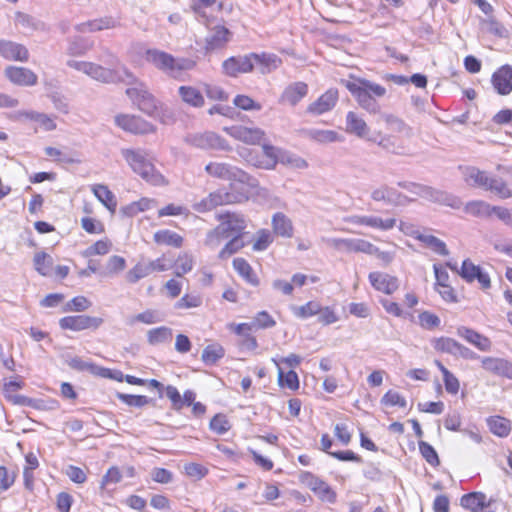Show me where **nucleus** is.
Segmentation results:
<instances>
[{"instance_id":"f03ea898","label":"nucleus","mask_w":512,"mask_h":512,"mask_svg":"<svg viewBox=\"0 0 512 512\" xmlns=\"http://www.w3.org/2000/svg\"><path fill=\"white\" fill-rule=\"evenodd\" d=\"M121 156L127 162L132 171L152 185H164V176L158 172L152 159L145 150L123 148Z\"/></svg>"},{"instance_id":"5701e85b","label":"nucleus","mask_w":512,"mask_h":512,"mask_svg":"<svg viewBox=\"0 0 512 512\" xmlns=\"http://www.w3.org/2000/svg\"><path fill=\"white\" fill-rule=\"evenodd\" d=\"M421 197L432 202L452 207L454 209H459L462 205V202L458 197L429 186H424Z\"/></svg>"},{"instance_id":"c9c22d12","label":"nucleus","mask_w":512,"mask_h":512,"mask_svg":"<svg viewBox=\"0 0 512 512\" xmlns=\"http://www.w3.org/2000/svg\"><path fill=\"white\" fill-rule=\"evenodd\" d=\"M461 505L472 512H483L488 506L486 496L480 492H473L462 496Z\"/></svg>"},{"instance_id":"ea45409f","label":"nucleus","mask_w":512,"mask_h":512,"mask_svg":"<svg viewBox=\"0 0 512 512\" xmlns=\"http://www.w3.org/2000/svg\"><path fill=\"white\" fill-rule=\"evenodd\" d=\"M233 267L237 273L250 285L258 286L259 279L254 273L250 264L244 258H235L233 260Z\"/></svg>"},{"instance_id":"c03bdc74","label":"nucleus","mask_w":512,"mask_h":512,"mask_svg":"<svg viewBox=\"0 0 512 512\" xmlns=\"http://www.w3.org/2000/svg\"><path fill=\"white\" fill-rule=\"evenodd\" d=\"M179 95L181 99L194 107H201L204 105V97L201 92L192 86L179 87Z\"/></svg>"},{"instance_id":"8fccbe9b","label":"nucleus","mask_w":512,"mask_h":512,"mask_svg":"<svg viewBox=\"0 0 512 512\" xmlns=\"http://www.w3.org/2000/svg\"><path fill=\"white\" fill-rule=\"evenodd\" d=\"M115 83L122 82L130 87L136 86L141 81L124 65L112 69Z\"/></svg>"},{"instance_id":"e433bc0d","label":"nucleus","mask_w":512,"mask_h":512,"mask_svg":"<svg viewBox=\"0 0 512 512\" xmlns=\"http://www.w3.org/2000/svg\"><path fill=\"white\" fill-rule=\"evenodd\" d=\"M92 191L95 197L113 214L116 211L117 201L115 195L107 186L98 184L94 185Z\"/></svg>"},{"instance_id":"338daca9","label":"nucleus","mask_w":512,"mask_h":512,"mask_svg":"<svg viewBox=\"0 0 512 512\" xmlns=\"http://www.w3.org/2000/svg\"><path fill=\"white\" fill-rule=\"evenodd\" d=\"M231 428V425L225 415L217 414L210 421V429L215 433L222 435Z\"/></svg>"},{"instance_id":"423d86ee","label":"nucleus","mask_w":512,"mask_h":512,"mask_svg":"<svg viewBox=\"0 0 512 512\" xmlns=\"http://www.w3.org/2000/svg\"><path fill=\"white\" fill-rule=\"evenodd\" d=\"M206 173L214 178L226 181L247 183L249 175L240 168L223 162H209L205 166Z\"/></svg>"},{"instance_id":"7c9ffc66","label":"nucleus","mask_w":512,"mask_h":512,"mask_svg":"<svg viewBox=\"0 0 512 512\" xmlns=\"http://www.w3.org/2000/svg\"><path fill=\"white\" fill-rule=\"evenodd\" d=\"M217 219L225 225L226 230L232 234V237L242 236V232L246 228L244 217L237 213L218 214Z\"/></svg>"},{"instance_id":"774afa93","label":"nucleus","mask_w":512,"mask_h":512,"mask_svg":"<svg viewBox=\"0 0 512 512\" xmlns=\"http://www.w3.org/2000/svg\"><path fill=\"white\" fill-rule=\"evenodd\" d=\"M418 318H419V324L421 325V327L428 329V330H432V329L438 327L441 322L440 318L437 315H435L429 311H424V312L420 313Z\"/></svg>"},{"instance_id":"6ab92c4d","label":"nucleus","mask_w":512,"mask_h":512,"mask_svg":"<svg viewBox=\"0 0 512 512\" xmlns=\"http://www.w3.org/2000/svg\"><path fill=\"white\" fill-rule=\"evenodd\" d=\"M223 70L225 74L236 77L241 73H249L253 70L251 53L244 56L230 57L223 62Z\"/></svg>"},{"instance_id":"09e8293b","label":"nucleus","mask_w":512,"mask_h":512,"mask_svg":"<svg viewBox=\"0 0 512 512\" xmlns=\"http://www.w3.org/2000/svg\"><path fill=\"white\" fill-rule=\"evenodd\" d=\"M154 241L158 244H165L178 248L182 245L183 238L173 231L159 230L154 234Z\"/></svg>"},{"instance_id":"4468645a","label":"nucleus","mask_w":512,"mask_h":512,"mask_svg":"<svg viewBox=\"0 0 512 512\" xmlns=\"http://www.w3.org/2000/svg\"><path fill=\"white\" fill-rule=\"evenodd\" d=\"M102 323V318L88 315L66 316L59 320V325L62 329L72 331L97 329Z\"/></svg>"},{"instance_id":"bb28decb","label":"nucleus","mask_w":512,"mask_h":512,"mask_svg":"<svg viewBox=\"0 0 512 512\" xmlns=\"http://www.w3.org/2000/svg\"><path fill=\"white\" fill-rule=\"evenodd\" d=\"M460 275L468 282L478 280L484 289L489 288L491 285L489 275L484 273L479 266L474 265L469 260L463 261Z\"/></svg>"},{"instance_id":"13d9d810","label":"nucleus","mask_w":512,"mask_h":512,"mask_svg":"<svg viewBox=\"0 0 512 512\" xmlns=\"http://www.w3.org/2000/svg\"><path fill=\"white\" fill-rule=\"evenodd\" d=\"M34 267L43 276L49 274L53 264L52 257L45 252L36 253L34 256Z\"/></svg>"},{"instance_id":"bf43d9fd","label":"nucleus","mask_w":512,"mask_h":512,"mask_svg":"<svg viewBox=\"0 0 512 512\" xmlns=\"http://www.w3.org/2000/svg\"><path fill=\"white\" fill-rule=\"evenodd\" d=\"M126 268V260L122 256L113 255L111 256L105 267L103 274L105 276H113L119 274Z\"/></svg>"},{"instance_id":"7ed1b4c3","label":"nucleus","mask_w":512,"mask_h":512,"mask_svg":"<svg viewBox=\"0 0 512 512\" xmlns=\"http://www.w3.org/2000/svg\"><path fill=\"white\" fill-rule=\"evenodd\" d=\"M346 87L355 97L361 108L371 114H377L380 112L381 107L377 98L385 96V87L368 80L349 82Z\"/></svg>"},{"instance_id":"393cba45","label":"nucleus","mask_w":512,"mask_h":512,"mask_svg":"<svg viewBox=\"0 0 512 512\" xmlns=\"http://www.w3.org/2000/svg\"><path fill=\"white\" fill-rule=\"evenodd\" d=\"M494 89L500 95H508L512 91V67L504 65L492 75Z\"/></svg>"},{"instance_id":"6e6d98bb","label":"nucleus","mask_w":512,"mask_h":512,"mask_svg":"<svg viewBox=\"0 0 512 512\" xmlns=\"http://www.w3.org/2000/svg\"><path fill=\"white\" fill-rule=\"evenodd\" d=\"M382 117L390 130L411 135V128L402 119L392 114H384Z\"/></svg>"},{"instance_id":"69168bd1","label":"nucleus","mask_w":512,"mask_h":512,"mask_svg":"<svg viewBox=\"0 0 512 512\" xmlns=\"http://www.w3.org/2000/svg\"><path fill=\"white\" fill-rule=\"evenodd\" d=\"M279 162L296 169H305L308 166L303 158L286 152L280 155Z\"/></svg>"},{"instance_id":"f704fd0d","label":"nucleus","mask_w":512,"mask_h":512,"mask_svg":"<svg viewBox=\"0 0 512 512\" xmlns=\"http://www.w3.org/2000/svg\"><path fill=\"white\" fill-rule=\"evenodd\" d=\"M147 342L152 346L170 344L173 338V331L171 328L161 326L147 331Z\"/></svg>"},{"instance_id":"20e7f679","label":"nucleus","mask_w":512,"mask_h":512,"mask_svg":"<svg viewBox=\"0 0 512 512\" xmlns=\"http://www.w3.org/2000/svg\"><path fill=\"white\" fill-rule=\"evenodd\" d=\"M145 60L155 68L172 78H179L183 71L190 70L194 62L185 58H175L173 55L158 49H148Z\"/></svg>"},{"instance_id":"f8f14e48","label":"nucleus","mask_w":512,"mask_h":512,"mask_svg":"<svg viewBox=\"0 0 512 512\" xmlns=\"http://www.w3.org/2000/svg\"><path fill=\"white\" fill-rule=\"evenodd\" d=\"M5 77L14 85L32 87L38 83V76L31 69L9 65L4 70Z\"/></svg>"},{"instance_id":"37998d69","label":"nucleus","mask_w":512,"mask_h":512,"mask_svg":"<svg viewBox=\"0 0 512 512\" xmlns=\"http://www.w3.org/2000/svg\"><path fill=\"white\" fill-rule=\"evenodd\" d=\"M229 31L225 27H216L206 38V49L216 50L228 42Z\"/></svg>"},{"instance_id":"de8ad7c7","label":"nucleus","mask_w":512,"mask_h":512,"mask_svg":"<svg viewBox=\"0 0 512 512\" xmlns=\"http://www.w3.org/2000/svg\"><path fill=\"white\" fill-rule=\"evenodd\" d=\"M492 207L490 204H488L485 201L482 200H474L468 202L465 207L464 211L470 215L476 216V217H486L491 215L492 213Z\"/></svg>"},{"instance_id":"a19ab883","label":"nucleus","mask_w":512,"mask_h":512,"mask_svg":"<svg viewBox=\"0 0 512 512\" xmlns=\"http://www.w3.org/2000/svg\"><path fill=\"white\" fill-rule=\"evenodd\" d=\"M490 431L498 437H507L511 431L510 420L501 416H492L487 419Z\"/></svg>"},{"instance_id":"9d476101","label":"nucleus","mask_w":512,"mask_h":512,"mask_svg":"<svg viewBox=\"0 0 512 512\" xmlns=\"http://www.w3.org/2000/svg\"><path fill=\"white\" fill-rule=\"evenodd\" d=\"M327 243L342 252H363L365 254L376 252V246L364 239L331 238L327 240Z\"/></svg>"},{"instance_id":"cd10ccee","label":"nucleus","mask_w":512,"mask_h":512,"mask_svg":"<svg viewBox=\"0 0 512 512\" xmlns=\"http://www.w3.org/2000/svg\"><path fill=\"white\" fill-rule=\"evenodd\" d=\"M457 335L474 345L480 351H490L492 347V342L488 337L471 328L460 326L457 328Z\"/></svg>"},{"instance_id":"58836bf2","label":"nucleus","mask_w":512,"mask_h":512,"mask_svg":"<svg viewBox=\"0 0 512 512\" xmlns=\"http://www.w3.org/2000/svg\"><path fill=\"white\" fill-rule=\"evenodd\" d=\"M414 238L439 255L447 256L449 254L446 244L441 239L433 235L417 232L415 233Z\"/></svg>"},{"instance_id":"4c0bfd02","label":"nucleus","mask_w":512,"mask_h":512,"mask_svg":"<svg viewBox=\"0 0 512 512\" xmlns=\"http://www.w3.org/2000/svg\"><path fill=\"white\" fill-rule=\"evenodd\" d=\"M70 367L79 371H89L94 375L101 377H110L111 370L108 368L100 367L93 363L86 362L79 357L72 358L69 362Z\"/></svg>"},{"instance_id":"052dcab7","label":"nucleus","mask_w":512,"mask_h":512,"mask_svg":"<svg viewBox=\"0 0 512 512\" xmlns=\"http://www.w3.org/2000/svg\"><path fill=\"white\" fill-rule=\"evenodd\" d=\"M117 397L123 403H125L128 406H132V407H143L152 402V400L150 398H148L147 396H143V395H132V394H125V393H118Z\"/></svg>"},{"instance_id":"72a5a7b5","label":"nucleus","mask_w":512,"mask_h":512,"mask_svg":"<svg viewBox=\"0 0 512 512\" xmlns=\"http://www.w3.org/2000/svg\"><path fill=\"white\" fill-rule=\"evenodd\" d=\"M346 131L360 138H364L369 134V127L365 120L358 116L355 112H348L346 116Z\"/></svg>"},{"instance_id":"aec40b11","label":"nucleus","mask_w":512,"mask_h":512,"mask_svg":"<svg viewBox=\"0 0 512 512\" xmlns=\"http://www.w3.org/2000/svg\"><path fill=\"white\" fill-rule=\"evenodd\" d=\"M372 287L385 294L394 293L399 287L397 277L383 272H371L368 276Z\"/></svg>"},{"instance_id":"2eb2a0df","label":"nucleus","mask_w":512,"mask_h":512,"mask_svg":"<svg viewBox=\"0 0 512 512\" xmlns=\"http://www.w3.org/2000/svg\"><path fill=\"white\" fill-rule=\"evenodd\" d=\"M224 130L234 139L249 145L260 144L265 136V132L257 127L234 125L226 127Z\"/></svg>"},{"instance_id":"a18cd8bd","label":"nucleus","mask_w":512,"mask_h":512,"mask_svg":"<svg viewBox=\"0 0 512 512\" xmlns=\"http://www.w3.org/2000/svg\"><path fill=\"white\" fill-rule=\"evenodd\" d=\"M272 361L278 367V382L280 386L287 387L290 390H297L299 388L297 373L293 370L285 373L280 367V362H278L275 358H273Z\"/></svg>"},{"instance_id":"5fc2aeb1","label":"nucleus","mask_w":512,"mask_h":512,"mask_svg":"<svg viewBox=\"0 0 512 512\" xmlns=\"http://www.w3.org/2000/svg\"><path fill=\"white\" fill-rule=\"evenodd\" d=\"M262 150L266 159L255 163V165L264 169H273L280 157L277 153V149L271 145H263Z\"/></svg>"},{"instance_id":"c756f323","label":"nucleus","mask_w":512,"mask_h":512,"mask_svg":"<svg viewBox=\"0 0 512 512\" xmlns=\"http://www.w3.org/2000/svg\"><path fill=\"white\" fill-rule=\"evenodd\" d=\"M251 59L253 63V69L257 67L261 74H268L272 72L273 70L277 69L282 63L281 59L278 56L269 53H251Z\"/></svg>"},{"instance_id":"e2e57ef3","label":"nucleus","mask_w":512,"mask_h":512,"mask_svg":"<svg viewBox=\"0 0 512 512\" xmlns=\"http://www.w3.org/2000/svg\"><path fill=\"white\" fill-rule=\"evenodd\" d=\"M251 323L255 329H267L276 325V321L267 311L258 312Z\"/></svg>"},{"instance_id":"49530a36","label":"nucleus","mask_w":512,"mask_h":512,"mask_svg":"<svg viewBox=\"0 0 512 512\" xmlns=\"http://www.w3.org/2000/svg\"><path fill=\"white\" fill-rule=\"evenodd\" d=\"M432 346L438 352L457 356L460 343L449 337H439L432 340Z\"/></svg>"},{"instance_id":"0eeeda50","label":"nucleus","mask_w":512,"mask_h":512,"mask_svg":"<svg viewBox=\"0 0 512 512\" xmlns=\"http://www.w3.org/2000/svg\"><path fill=\"white\" fill-rule=\"evenodd\" d=\"M67 65L75 70L81 71L91 78L103 83H115L112 69L102 67L98 64L86 61L70 60Z\"/></svg>"},{"instance_id":"680f3d73","label":"nucleus","mask_w":512,"mask_h":512,"mask_svg":"<svg viewBox=\"0 0 512 512\" xmlns=\"http://www.w3.org/2000/svg\"><path fill=\"white\" fill-rule=\"evenodd\" d=\"M244 246L241 236H233L219 252V258L225 259L235 254Z\"/></svg>"},{"instance_id":"39448f33","label":"nucleus","mask_w":512,"mask_h":512,"mask_svg":"<svg viewBox=\"0 0 512 512\" xmlns=\"http://www.w3.org/2000/svg\"><path fill=\"white\" fill-rule=\"evenodd\" d=\"M126 95L145 114L149 116L157 115L159 103L142 81L136 86L128 87Z\"/></svg>"},{"instance_id":"6e6552de","label":"nucleus","mask_w":512,"mask_h":512,"mask_svg":"<svg viewBox=\"0 0 512 512\" xmlns=\"http://www.w3.org/2000/svg\"><path fill=\"white\" fill-rule=\"evenodd\" d=\"M186 142L201 149L231 150L226 140L214 132L191 134L186 137Z\"/></svg>"},{"instance_id":"603ef678","label":"nucleus","mask_w":512,"mask_h":512,"mask_svg":"<svg viewBox=\"0 0 512 512\" xmlns=\"http://www.w3.org/2000/svg\"><path fill=\"white\" fill-rule=\"evenodd\" d=\"M225 354L223 347L219 344L208 345L202 352V360L205 364L213 365Z\"/></svg>"},{"instance_id":"b1692460","label":"nucleus","mask_w":512,"mask_h":512,"mask_svg":"<svg viewBox=\"0 0 512 512\" xmlns=\"http://www.w3.org/2000/svg\"><path fill=\"white\" fill-rule=\"evenodd\" d=\"M481 365L484 370L490 373L512 379V363L506 359L497 357H482Z\"/></svg>"},{"instance_id":"0e129e2a","label":"nucleus","mask_w":512,"mask_h":512,"mask_svg":"<svg viewBox=\"0 0 512 512\" xmlns=\"http://www.w3.org/2000/svg\"><path fill=\"white\" fill-rule=\"evenodd\" d=\"M381 404L384 406H399L406 407L407 402L405 398L394 390L387 391L381 398Z\"/></svg>"},{"instance_id":"ddd939ff","label":"nucleus","mask_w":512,"mask_h":512,"mask_svg":"<svg viewBox=\"0 0 512 512\" xmlns=\"http://www.w3.org/2000/svg\"><path fill=\"white\" fill-rule=\"evenodd\" d=\"M115 123L123 130L134 134H147L154 131V126L151 123L135 115H117Z\"/></svg>"},{"instance_id":"f257e3e1","label":"nucleus","mask_w":512,"mask_h":512,"mask_svg":"<svg viewBox=\"0 0 512 512\" xmlns=\"http://www.w3.org/2000/svg\"><path fill=\"white\" fill-rule=\"evenodd\" d=\"M463 175L465 182L470 186L490 192L502 200L512 197V188L497 175L476 167H466Z\"/></svg>"},{"instance_id":"9b49d317","label":"nucleus","mask_w":512,"mask_h":512,"mask_svg":"<svg viewBox=\"0 0 512 512\" xmlns=\"http://www.w3.org/2000/svg\"><path fill=\"white\" fill-rule=\"evenodd\" d=\"M370 197L375 202H382L386 205L398 206L407 200V197L398 192L395 188L383 183L371 187Z\"/></svg>"},{"instance_id":"2f4dec72","label":"nucleus","mask_w":512,"mask_h":512,"mask_svg":"<svg viewBox=\"0 0 512 512\" xmlns=\"http://www.w3.org/2000/svg\"><path fill=\"white\" fill-rule=\"evenodd\" d=\"M273 232L284 238H291L293 236V224L289 217L282 212H277L272 216Z\"/></svg>"},{"instance_id":"412c9836","label":"nucleus","mask_w":512,"mask_h":512,"mask_svg":"<svg viewBox=\"0 0 512 512\" xmlns=\"http://www.w3.org/2000/svg\"><path fill=\"white\" fill-rule=\"evenodd\" d=\"M308 94V85L298 81L289 84L283 90L279 102L290 106H296Z\"/></svg>"},{"instance_id":"473e14b6","label":"nucleus","mask_w":512,"mask_h":512,"mask_svg":"<svg viewBox=\"0 0 512 512\" xmlns=\"http://www.w3.org/2000/svg\"><path fill=\"white\" fill-rule=\"evenodd\" d=\"M305 134L308 139L319 144H329L334 142H340L343 140V137L339 135L336 131L328 129L312 128L306 130Z\"/></svg>"},{"instance_id":"dca6fc26","label":"nucleus","mask_w":512,"mask_h":512,"mask_svg":"<svg viewBox=\"0 0 512 512\" xmlns=\"http://www.w3.org/2000/svg\"><path fill=\"white\" fill-rule=\"evenodd\" d=\"M345 221L355 225H364L380 231L391 230L397 223L395 218L383 219L375 215H353L347 217Z\"/></svg>"},{"instance_id":"4d7b16f0","label":"nucleus","mask_w":512,"mask_h":512,"mask_svg":"<svg viewBox=\"0 0 512 512\" xmlns=\"http://www.w3.org/2000/svg\"><path fill=\"white\" fill-rule=\"evenodd\" d=\"M162 321L160 314L156 310H146L139 313L128 320L129 325H134L137 322H141L147 325L155 324Z\"/></svg>"},{"instance_id":"4be33fe9","label":"nucleus","mask_w":512,"mask_h":512,"mask_svg":"<svg viewBox=\"0 0 512 512\" xmlns=\"http://www.w3.org/2000/svg\"><path fill=\"white\" fill-rule=\"evenodd\" d=\"M22 382L11 380L9 382H6L3 386V392L5 397L11 401L13 404L23 405V406H30L33 408H40V403L42 401L34 400L31 398H28L23 395H16L14 394L17 390L22 388Z\"/></svg>"},{"instance_id":"864d4df0","label":"nucleus","mask_w":512,"mask_h":512,"mask_svg":"<svg viewBox=\"0 0 512 512\" xmlns=\"http://www.w3.org/2000/svg\"><path fill=\"white\" fill-rule=\"evenodd\" d=\"M291 310L294 316L301 319H307L317 315V312L320 311V304L315 301H309L302 306H292Z\"/></svg>"},{"instance_id":"f3484780","label":"nucleus","mask_w":512,"mask_h":512,"mask_svg":"<svg viewBox=\"0 0 512 512\" xmlns=\"http://www.w3.org/2000/svg\"><path fill=\"white\" fill-rule=\"evenodd\" d=\"M300 480L302 483L307 485L312 491H314L318 496L329 503H333L336 500L335 492L330 488V486L322 481L320 478L316 477L310 472H302L300 474Z\"/></svg>"},{"instance_id":"a878e982","label":"nucleus","mask_w":512,"mask_h":512,"mask_svg":"<svg viewBox=\"0 0 512 512\" xmlns=\"http://www.w3.org/2000/svg\"><path fill=\"white\" fill-rule=\"evenodd\" d=\"M337 100L338 91L329 89L307 107V112L313 115H321L330 111L336 105Z\"/></svg>"},{"instance_id":"c85d7f7f","label":"nucleus","mask_w":512,"mask_h":512,"mask_svg":"<svg viewBox=\"0 0 512 512\" xmlns=\"http://www.w3.org/2000/svg\"><path fill=\"white\" fill-rule=\"evenodd\" d=\"M117 26V20H115L113 17L107 16L79 23L75 26V30L79 33H92L107 29H113Z\"/></svg>"},{"instance_id":"a211bd4d","label":"nucleus","mask_w":512,"mask_h":512,"mask_svg":"<svg viewBox=\"0 0 512 512\" xmlns=\"http://www.w3.org/2000/svg\"><path fill=\"white\" fill-rule=\"evenodd\" d=\"M0 56L9 61L27 62L30 54L25 45L0 39Z\"/></svg>"},{"instance_id":"1a4fd4ad","label":"nucleus","mask_w":512,"mask_h":512,"mask_svg":"<svg viewBox=\"0 0 512 512\" xmlns=\"http://www.w3.org/2000/svg\"><path fill=\"white\" fill-rule=\"evenodd\" d=\"M236 202V196L225 190H217L210 193L201 201L194 203L193 209L199 213L211 211L218 206Z\"/></svg>"},{"instance_id":"79ce46f5","label":"nucleus","mask_w":512,"mask_h":512,"mask_svg":"<svg viewBox=\"0 0 512 512\" xmlns=\"http://www.w3.org/2000/svg\"><path fill=\"white\" fill-rule=\"evenodd\" d=\"M16 23L29 33H33L35 31H47V27L44 22L25 13H17Z\"/></svg>"},{"instance_id":"3c124183","label":"nucleus","mask_w":512,"mask_h":512,"mask_svg":"<svg viewBox=\"0 0 512 512\" xmlns=\"http://www.w3.org/2000/svg\"><path fill=\"white\" fill-rule=\"evenodd\" d=\"M150 274L147 262L140 261L126 273L125 279L128 283L135 284Z\"/></svg>"}]
</instances>
